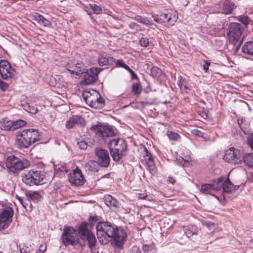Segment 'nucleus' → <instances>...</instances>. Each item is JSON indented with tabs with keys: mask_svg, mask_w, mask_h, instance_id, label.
Here are the masks:
<instances>
[{
	"mask_svg": "<svg viewBox=\"0 0 253 253\" xmlns=\"http://www.w3.org/2000/svg\"><path fill=\"white\" fill-rule=\"evenodd\" d=\"M95 229L97 238L102 245H106L111 242L113 247L121 248L127 237V233L123 227L108 221L98 222Z\"/></svg>",
	"mask_w": 253,
	"mask_h": 253,
	"instance_id": "obj_1",
	"label": "nucleus"
},
{
	"mask_svg": "<svg viewBox=\"0 0 253 253\" xmlns=\"http://www.w3.org/2000/svg\"><path fill=\"white\" fill-rule=\"evenodd\" d=\"M77 232L80 240L86 241L87 247L92 253H97L96 248L97 241L94 233L88 228V222L86 221L82 222L77 227Z\"/></svg>",
	"mask_w": 253,
	"mask_h": 253,
	"instance_id": "obj_2",
	"label": "nucleus"
},
{
	"mask_svg": "<svg viewBox=\"0 0 253 253\" xmlns=\"http://www.w3.org/2000/svg\"><path fill=\"white\" fill-rule=\"evenodd\" d=\"M226 31L229 43L236 46L237 50L239 49L243 41L242 36L244 27L239 23L231 22L229 24Z\"/></svg>",
	"mask_w": 253,
	"mask_h": 253,
	"instance_id": "obj_3",
	"label": "nucleus"
},
{
	"mask_svg": "<svg viewBox=\"0 0 253 253\" xmlns=\"http://www.w3.org/2000/svg\"><path fill=\"white\" fill-rule=\"evenodd\" d=\"M152 17L154 21L159 24H168L173 26L177 20L178 14L177 11L171 9H164L158 11L156 13H152Z\"/></svg>",
	"mask_w": 253,
	"mask_h": 253,
	"instance_id": "obj_4",
	"label": "nucleus"
},
{
	"mask_svg": "<svg viewBox=\"0 0 253 253\" xmlns=\"http://www.w3.org/2000/svg\"><path fill=\"white\" fill-rule=\"evenodd\" d=\"M74 234H77V228L75 229L74 227L70 226H65L63 228L61 240L63 245L67 246L69 245L72 246L80 245L81 247H84L85 244H82L79 238H76Z\"/></svg>",
	"mask_w": 253,
	"mask_h": 253,
	"instance_id": "obj_5",
	"label": "nucleus"
},
{
	"mask_svg": "<svg viewBox=\"0 0 253 253\" xmlns=\"http://www.w3.org/2000/svg\"><path fill=\"white\" fill-rule=\"evenodd\" d=\"M30 165V162L27 160H21L14 155L8 156L5 161L6 168L12 172L21 170Z\"/></svg>",
	"mask_w": 253,
	"mask_h": 253,
	"instance_id": "obj_6",
	"label": "nucleus"
},
{
	"mask_svg": "<svg viewBox=\"0 0 253 253\" xmlns=\"http://www.w3.org/2000/svg\"><path fill=\"white\" fill-rule=\"evenodd\" d=\"M90 129L96 135L101 137L103 139L115 135L112 127L108 123H102L98 121L96 124L91 126Z\"/></svg>",
	"mask_w": 253,
	"mask_h": 253,
	"instance_id": "obj_7",
	"label": "nucleus"
},
{
	"mask_svg": "<svg viewBox=\"0 0 253 253\" xmlns=\"http://www.w3.org/2000/svg\"><path fill=\"white\" fill-rule=\"evenodd\" d=\"M32 129H24L16 135L15 143L18 148H27L32 142Z\"/></svg>",
	"mask_w": 253,
	"mask_h": 253,
	"instance_id": "obj_8",
	"label": "nucleus"
},
{
	"mask_svg": "<svg viewBox=\"0 0 253 253\" xmlns=\"http://www.w3.org/2000/svg\"><path fill=\"white\" fill-rule=\"evenodd\" d=\"M242 158L241 150L231 147L225 151L223 159L230 164H239L242 161Z\"/></svg>",
	"mask_w": 253,
	"mask_h": 253,
	"instance_id": "obj_9",
	"label": "nucleus"
},
{
	"mask_svg": "<svg viewBox=\"0 0 253 253\" xmlns=\"http://www.w3.org/2000/svg\"><path fill=\"white\" fill-rule=\"evenodd\" d=\"M103 70V68L100 67H92L86 70L84 69V80L82 84L89 85L96 83L98 80L99 73Z\"/></svg>",
	"mask_w": 253,
	"mask_h": 253,
	"instance_id": "obj_10",
	"label": "nucleus"
},
{
	"mask_svg": "<svg viewBox=\"0 0 253 253\" xmlns=\"http://www.w3.org/2000/svg\"><path fill=\"white\" fill-rule=\"evenodd\" d=\"M68 180L71 185L75 186H80L83 185L85 179L81 169L79 167H76L72 172L68 174Z\"/></svg>",
	"mask_w": 253,
	"mask_h": 253,
	"instance_id": "obj_11",
	"label": "nucleus"
},
{
	"mask_svg": "<svg viewBox=\"0 0 253 253\" xmlns=\"http://www.w3.org/2000/svg\"><path fill=\"white\" fill-rule=\"evenodd\" d=\"M127 149V143L124 140L118 145L117 147L110 150V155L114 161L119 162L126 155Z\"/></svg>",
	"mask_w": 253,
	"mask_h": 253,
	"instance_id": "obj_12",
	"label": "nucleus"
},
{
	"mask_svg": "<svg viewBox=\"0 0 253 253\" xmlns=\"http://www.w3.org/2000/svg\"><path fill=\"white\" fill-rule=\"evenodd\" d=\"M15 72L14 69L11 67L7 60L0 61V75L3 79L7 80L13 78Z\"/></svg>",
	"mask_w": 253,
	"mask_h": 253,
	"instance_id": "obj_13",
	"label": "nucleus"
},
{
	"mask_svg": "<svg viewBox=\"0 0 253 253\" xmlns=\"http://www.w3.org/2000/svg\"><path fill=\"white\" fill-rule=\"evenodd\" d=\"M12 209L7 207L3 209L0 215V230L7 228L12 222Z\"/></svg>",
	"mask_w": 253,
	"mask_h": 253,
	"instance_id": "obj_14",
	"label": "nucleus"
},
{
	"mask_svg": "<svg viewBox=\"0 0 253 253\" xmlns=\"http://www.w3.org/2000/svg\"><path fill=\"white\" fill-rule=\"evenodd\" d=\"M96 156L97 157V163L100 167L107 168L110 164V158L108 152L101 148H96L95 150Z\"/></svg>",
	"mask_w": 253,
	"mask_h": 253,
	"instance_id": "obj_15",
	"label": "nucleus"
},
{
	"mask_svg": "<svg viewBox=\"0 0 253 253\" xmlns=\"http://www.w3.org/2000/svg\"><path fill=\"white\" fill-rule=\"evenodd\" d=\"M151 76L158 80L161 85H166L167 76L165 72L156 66L152 67L150 69Z\"/></svg>",
	"mask_w": 253,
	"mask_h": 253,
	"instance_id": "obj_16",
	"label": "nucleus"
},
{
	"mask_svg": "<svg viewBox=\"0 0 253 253\" xmlns=\"http://www.w3.org/2000/svg\"><path fill=\"white\" fill-rule=\"evenodd\" d=\"M84 126L85 121L84 119L80 115L73 116L66 121V127L67 129L73 128L75 126Z\"/></svg>",
	"mask_w": 253,
	"mask_h": 253,
	"instance_id": "obj_17",
	"label": "nucleus"
},
{
	"mask_svg": "<svg viewBox=\"0 0 253 253\" xmlns=\"http://www.w3.org/2000/svg\"><path fill=\"white\" fill-rule=\"evenodd\" d=\"M115 62V59L105 53L99 54L98 55V63L100 66H112Z\"/></svg>",
	"mask_w": 253,
	"mask_h": 253,
	"instance_id": "obj_18",
	"label": "nucleus"
},
{
	"mask_svg": "<svg viewBox=\"0 0 253 253\" xmlns=\"http://www.w3.org/2000/svg\"><path fill=\"white\" fill-rule=\"evenodd\" d=\"M45 174L44 172L33 169V184L36 185H42L45 183Z\"/></svg>",
	"mask_w": 253,
	"mask_h": 253,
	"instance_id": "obj_19",
	"label": "nucleus"
},
{
	"mask_svg": "<svg viewBox=\"0 0 253 253\" xmlns=\"http://www.w3.org/2000/svg\"><path fill=\"white\" fill-rule=\"evenodd\" d=\"M239 187V185H234L232 183L229 177H227V178L225 179L224 183L222 184L223 192L228 194H231L235 192Z\"/></svg>",
	"mask_w": 253,
	"mask_h": 253,
	"instance_id": "obj_20",
	"label": "nucleus"
},
{
	"mask_svg": "<svg viewBox=\"0 0 253 253\" xmlns=\"http://www.w3.org/2000/svg\"><path fill=\"white\" fill-rule=\"evenodd\" d=\"M33 20H35L39 25L43 27H50L51 22L42 14L36 12H33Z\"/></svg>",
	"mask_w": 253,
	"mask_h": 253,
	"instance_id": "obj_21",
	"label": "nucleus"
},
{
	"mask_svg": "<svg viewBox=\"0 0 253 253\" xmlns=\"http://www.w3.org/2000/svg\"><path fill=\"white\" fill-rule=\"evenodd\" d=\"M100 165L97 162L94 160H90L84 165V169L88 174L90 172H95L99 170Z\"/></svg>",
	"mask_w": 253,
	"mask_h": 253,
	"instance_id": "obj_22",
	"label": "nucleus"
},
{
	"mask_svg": "<svg viewBox=\"0 0 253 253\" xmlns=\"http://www.w3.org/2000/svg\"><path fill=\"white\" fill-rule=\"evenodd\" d=\"M236 7L235 3L231 0H225L222 3V10L225 14H230Z\"/></svg>",
	"mask_w": 253,
	"mask_h": 253,
	"instance_id": "obj_23",
	"label": "nucleus"
},
{
	"mask_svg": "<svg viewBox=\"0 0 253 253\" xmlns=\"http://www.w3.org/2000/svg\"><path fill=\"white\" fill-rule=\"evenodd\" d=\"M147 169L152 175L155 174L157 172L156 167L153 157H149L145 159Z\"/></svg>",
	"mask_w": 253,
	"mask_h": 253,
	"instance_id": "obj_24",
	"label": "nucleus"
},
{
	"mask_svg": "<svg viewBox=\"0 0 253 253\" xmlns=\"http://www.w3.org/2000/svg\"><path fill=\"white\" fill-rule=\"evenodd\" d=\"M242 51L245 54L253 56V40L245 42L242 47Z\"/></svg>",
	"mask_w": 253,
	"mask_h": 253,
	"instance_id": "obj_25",
	"label": "nucleus"
},
{
	"mask_svg": "<svg viewBox=\"0 0 253 253\" xmlns=\"http://www.w3.org/2000/svg\"><path fill=\"white\" fill-rule=\"evenodd\" d=\"M16 197L18 201L20 202V203L22 205L23 207L27 211H28V209H27V206L29 207L30 209V211L32 210V203L30 201V200L32 199V193H29L27 194V198L24 200H23L22 198L18 196L17 195L16 196Z\"/></svg>",
	"mask_w": 253,
	"mask_h": 253,
	"instance_id": "obj_26",
	"label": "nucleus"
},
{
	"mask_svg": "<svg viewBox=\"0 0 253 253\" xmlns=\"http://www.w3.org/2000/svg\"><path fill=\"white\" fill-rule=\"evenodd\" d=\"M131 18L146 26L155 25L153 22L149 20L147 17H143L139 15H136L134 17H131Z\"/></svg>",
	"mask_w": 253,
	"mask_h": 253,
	"instance_id": "obj_27",
	"label": "nucleus"
},
{
	"mask_svg": "<svg viewBox=\"0 0 253 253\" xmlns=\"http://www.w3.org/2000/svg\"><path fill=\"white\" fill-rule=\"evenodd\" d=\"M104 203L109 208L118 207L119 202L110 195L104 197Z\"/></svg>",
	"mask_w": 253,
	"mask_h": 253,
	"instance_id": "obj_28",
	"label": "nucleus"
},
{
	"mask_svg": "<svg viewBox=\"0 0 253 253\" xmlns=\"http://www.w3.org/2000/svg\"><path fill=\"white\" fill-rule=\"evenodd\" d=\"M142 250L144 253H156L157 252V249L154 243L143 244Z\"/></svg>",
	"mask_w": 253,
	"mask_h": 253,
	"instance_id": "obj_29",
	"label": "nucleus"
},
{
	"mask_svg": "<svg viewBox=\"0 0 253 253\" xmlns=\"http://www.w3.org/2000/svg\"><path fill=\"white\" fill-rule=\"evenodd\" d=\"M71 66L73 67V69H75L76 71V76L81 77L84 72V69L83 68L84 64L82 62H78L75 64H71Z\"/></svg>",
	"mask_w": 253,
	"mask_h": 253,
	"instance_id": "obj_30",
	"label": "nucleus"
},
{
	"mask_svg": "<svg viewBox=\"0 0 253 253\" xmlns=\"http://www.w3.org/2000/svg\"><path fill=\"white\" fill-rule=\"evenodd\" d=\"M250 168H253V152L245 154L242 156V160Z\"/></svg>",
	"mask_w": 253,
	"mask_h": 253,
	"instance_id": "obj_31",
	"label": "nucleus"
},
{
	"mask_svg": "<svg viewBox=\"0 0 253 253\" xmlns=\"http://www.w3.org/2000/svg\"><path fill=\"white\" fill-rule=\"evenodd\" d=\"M0 127L2 130L13 131L12 121L3 120L0 122Z\"/></svg>",
	"mask_w": 253,
	"mask_h": 253,
	"instance_id": "obj_32",
	"label": "nucleus"
},
{
	"mask_svg": "<svg viewBox=\"0 0 253 253\" xmlns=\"http://www.w3.org/2000/svg\"><path fill=\"white\" fill-rule=\"evenodd\" d=\"M22 179L25 184L31 186L32 184V173L31 170H25L22 175Z\"/></svg>",
	"mask_w": 253,
	"mask_h": 253,
	"instance_id": "obj_33",
	"label": "nucleus"
},
{
	"mask_svg": "<svg viewBox=\"0 0 253 253\" xmlns=\"http://www.w3.org/2000/svg\"><path fill=\"white\" fill-rule=\"evenodd\" d=\"M198 233L199 229L195 225L189 226L185 231V234L188 238H190L194 235H197Z\"/></svg>",
	"mask_w": 253,
	"mask_h": 253,
	"instance_id": "obj_34",
	"label": "nucleus"
},
{
	"mask_svg": "<svg viewBox=\"0 0 253 253\" xmlns=\"http://www.w3.org/2000/svg\"><path fill=\"white\" fill-rule=\"evenodd\" d=\"M212 191V184L211 183H206V184H203L201 185V188L200 189V192L204 194H210L211 195L213 196L211 193V192ZM215 197H216L218 199V197L214 196Z\"/></svg>",
	"mask_w": 253,
	"mask_h": 253,
	"instance_id": "obj_35",
	"label": "nucleus"
},
{
	"mask_svg": "<svg viewBox=\"0 0 253 253\" xmlns=\"http://www.w3.org/2000/svg\"><path fill=\"white\" fill-rule=\"evenodd\" d=\"M99 216L97 215L96 214L94 215H90L88 218V228L91 230V228H93L94 226L98 222L101 221L99 220Z\"/></svg>",
	"mask_w": 253,
	"mask_h": 253,
	"instance_id": "obj_36",
	"label": "nucleus"
},
{
	"mask_svg": "<svg viewBox=\"0 0 253 253\" xmlns=\"http://www.w3.org/2000/svg\"><path fill=\"white\" fill-rule=\"evenodd\" d=\"M124 139L118 138L116 139H111L108 142V147L110 151L111 149H114V148L117 147L120 142L121 143Z\"/></svg>",
	"mask_w": 253,
	"mask_h": 253,
	"instance_id": "obj_37",
	"label": "nucleus"
},
{
	"mask_svg": "<svg viewBox=\"0 0 253 253\" xmlns=\"http://www.w3.org/2000/svg\"><path fill=\"white\" fill-rule=\"evenodd\" d=\"M96 91V93L98 95V97H97L96 99H95V102L96 103L98 107H99V109L103 108L105 105V100L104 98L101 96L100 93L97 90H94Z\"/></svg>",
	"mask_w": 253,
	"mask_h": 253,
	"instance_id": "obj_38",
	"label": "nucleus"
},
{
	"mask_svg": "<svg viewBox=\"0 0 253 253\" xmlns=\"http://www.w3.org/2000/svg\"><path fill=\"white\" fill-rule=\"evenodd\" d=\"M142 86L139 83H134L131 86V92L134 95H139L142 91Z\"/></svg>",
	"mask_w": 253,
	"mask_h": 253,
	"instance_id": "obj_39",
	"label": "nucleus"
},
{
	"mask_svg": "<svg viewBox=\"0 0 253 253\" xmlns=\"http://www.w3.org/2000/svg\"><path fill=\"white\" fill-rule=\"evenodd\" d=\"M33 136H34V137H33V143H34L42 139L43 137V133L39 131L38 129L33 128Z\"/></svg>",
	"mask_w": 253,
	"mask_h": 253,
	"instance_id": "obj_40",
	"label": "nucleus"
},
{
	"mask_svg": "<svg viewBox=\"0 0 253 253\" xmlns=\"http://www.w3.org/2000/svg\"><path fill=\"white\" fill-rule=\"evenodd\" d=\"M177 161L182 166H187L189 165L190 162L191 161V158L189 156H185V158L179 157L178 158H176Z\"/></svg>",
	"mask_w": 253,
	"mask_h": 253,
	"instance_id": "obj_41",
	"label": "nucleus"
},
{
	"mask_svg": "<svg viewBox=\"0 0 253 253\" xmlns=\"http://www.w3.org/2000/svg\"><path fill=\"white\" fill-rule=\"evenodd\" d=\"M25 125L26 122L22 120H18L16 121H12L13 131L24 126Z\"/></svg>",
	"mask_w": 253,
	"mask_h": 253,
	"instance_id": "obj_42",
	"label": "nucleus"
},
{
	"mask_svg": "<svg viewBox=\"0 0 253 253\" xmlns=\"http://www.w3.org/2000/svg\"><path fill=\"white\" fill-rule=\"evenodd\" d=\"M238 20L242 23L245 27H247L250 23L249 17L247 15H240L238 16Z\"/></svg>",
	"mask_w": 253,
	"mask_h": 253,
	"instance_id": "obj_43",
	"label": "nucleus"
},
{
	"mask_svg": "<svg viewBox=\"0 0 253 253\" xmlns=\"http://www.w3.org/2000/svg\"><path fill=\"white\" fill-rule=\"evenodd\" d=\"M215 45L216 49L218 51L222 50L225 46L224 41L220 39H217L215 40Z\"/></svg>",
	"mask_w": 253,
	"mask_h": 253,
	"instance_id": "obj_44",
	"label": "nucleus"
},
{
	"mask_svg": "<svg viewBox=\"0 0 253 253\" xmlns=\"http://www.w3.org/2000/svg\"><path fill=\"white\" fill-rule=\"evenodd\" d=\"M167 135L168 138L172 140H177L180 137L178 133L172 131H168L167 132Z\"/></svg>",
	"mask_w": 253,
	"mask_h": 253,
	"instance_id": "obj_45",
	"label": "nucleus"
},
{
	"mask_svg": "<svg viewBox=\"0 0 253 253\" xmlns=\"http://www.w3.org/2000/svg\"><path fill=\"white\" fill-rule=\"evenodd\" d=\"M89 6L94 14H99L102 13V10L100 6L93 3L89 4Z\"/></svg>",
	"mask_w": 253,
	"mask_h": 253,
	"instance_id": "obj_46",
	"label": "nucleus"
},
{
	"mask_svg": "<svg viewBox=\"0 0 253 253\" xmlns=\"http://www.w3.org/2000/svg\"><path fill=\"white\" fill-rule=\"evenodd\" d=\"M177 84L180 90H183V85L187 84V81L185 78L180 75L178 77Z\"/></svg>",
	"mask_w": 253,
	"mask_h": 253,
	"instance_id": "obj_47",
	"label": "nucleus"
},
{
	"mask_svg": "<svg viewBox=\"0 0 253 253\" xmlns=\"http://www.w3.org/2000/svg\"><path fill=\"white\" fill-rule=\"evenodd\" d=\"M42 199V196L39 191H33V202H38Z\"/></svg>",
	"mask_w": 253,
	"mask_h": 253,
	"instance_id": "obj_48",
	"label": "nucleus"
},
{
	"mask_svg": "<svg viewBox=\"0 0 253 253\" xmlns=\"http://www.w3.org/2000/svg\"><path fill=\"white\" fill-rule=\"evenodd\" d=\"M115 67H121L125 69L128 67V65L126 64L122 59L115 60Z\"/></svg>",
	"mask_w": 253,
	"mask_h": 253,
	"instance_id": "obj_49",
	"label": "nucleus"
},
{
	"mask_svg": "<svg viewBox=\"0 0 253 253\" xmlns=\"http://www.w3.org/2000/svg\"><path fill=\"white\" fill-rule=\"evenodd\" d=\"M139 44L142 47H146L149 45V39L146 37H141L139 40Z\"/></svg>",
	"mask_w": 253,
	"mask_h": 253,
	"instance_id": "obj_50",
	"label": "nucleus"
},
{
	"mask_svg": "<svg viewBox=\"0 0 253 253\" xmlns=\"http://www.w3.org/2000/svg\"><path fill=\"white\" fill-rule=\"evenodd\" d=\"M205 225L211 231L214 230L216 227L214 222L210 221H206Z\"/></svg>",
	"mask_w": 253,
	"mask_h": 253,
	"instance_id": "obj_51",
	"label": "nucleus"
},
{
	"mask_svg": "<svg viewBox=\"0 0 253 253\" xmlns=\"http://www.w3.org/2000/svg\"><path fill=\"white\" fill-rule=\"evenodd\" d=\"M247 144L253 149V131L251 132L247 137Z\"/></svg>",
	"mask_w": 253,
	"mask_h": 253,
	"instance_id": "obj_52",
	"label": "nucleus"
},
{
	"mask_svg": "<svg viewBox=\"0 0 253 253\" xmlns=\"http://www.w3.org/2000/svg\"><path fill=\"white\" fill-rule=\"evenodd\" d=\"M126 70L129 73L131 80H139L137 74L128 66V67H126Z\"/></svg>",
	"mask_w": 253,
	"mask_h": 253,
	"instance_id": "obj_53",
	"label": "nucleus"
},
{
	"mask_svg": "<svg viewBox=\"0 0 253 253\" xmlns=\"http://www.w3.org/2000/svg\"><path fill=\"white\" fill-rule=\"evenodd\" d=\"M82 95L85 103H86L87 101H88V100L90 99V98L92 96L89 91H85L83 92Z\"/></svg>",
	"mask_w": 253,
	"mask_h": 253,
	"instance_id": "obj_54",
	"label": "nucleus"
},
{
	"mask_svg": "<svg viewBox=\"0 0 253 253\" xmlns=\"http://www.w3.org/2000/svg\"><path fill=\"white\" fill-rule=\"evenodd\" d=\"M86 104L88 105L89 107L91 108H92L93 109H99V107H98L96 103L95 102V100H93L92 99H90L87 101Z\"/></svg>",
	"mask_w": 253,
	"mask_h": 253,
	"instance_id": "obj_55",
	"label": "nucleus"
},
{
	"mask_svg": "<svg viewBox=\"0 0 253 253\" xmlns=\"http://www.w3.org/2000/svg\"><path fill=\"white\" fill-rule=\"evenodd\" d=\"M77 144L79 146V147L81 150H85L87 148L88 144L87 143L84 141V140H81L80 142H78L77 143Z\"/></svg>",
	"mask_w": 253,
	"mask_h": 253,
	"instance_id": "obj_56",
	"label": "nucleus"
},
{
	"mask_svg": "<svg viewBox=\"0 0 253 253\" xmlns=\"http://www.w3.org/2000/svg\"><path fill=\"white\" fill-rule=\"evenodd\" d=\"M128 253H141V251L138 246L135 245L129 250Z\"/></svg>",
	"mask_w": 253,
	"mask_h": 253,
	"instance_id": "obj_57",
	"label": "nucleus"
},
{
	"mask_svg": "<svg viewBox=\"0 0 253 253\" xmlns=\"http://www.w3.org/2000/svg\"><path fill=\"white\" fill-rule=\"evenodd\" d=\"M140 26L136 23L131 22L128 25L129 29L135 31H137L139 28Z\"/></svg>",
	"mask_w": 253,
	"mask_h": 253,
	"instance_id": "obj_58",
	"label": "nucleus"
},
{
	"mask_svg": "<svg viewBox=\"0 0 253 253\" xmlns=\"http://www.w3.org/2000/svg\"><path fill=\"white\" fill-rule=\"evenodd\" d=\"M46 250V244L41 245L37 250L35 253H44Z\"/></svg>",
	"mask_w": 253,
	"mask_h": 253,
	"instance_id": "obj_59",
	"label": "nucleus"
},
{
	"mask_svg": "<svg viewBox=\"0 0 253 253\" xmlns=\"http://www.w3.org/2000/svg\"><path fill=\"white\" fill-rule=\"evenodd\" d=\"M191 133L195 136L203 137V132L197 129H194L191 130Z\"/></svg>",
	"mask_w": 253,
	"mask_h": 253,
	"instance_id": "obj_60",
	"label": "nucleus"
},
{
	"mask_svg": "<svg viewBox=\"0 0 253 253\" xmlns=\"http://www.w3.org/2000/svg\"><path fill=\"white\" fill-rule=\"evenodd\" d=\"M8 87V84L7 83L0 80V90H1L2 91H5L7 89Z\"/></svg>",
	"mask_w": 253,
	"mask_h": 253,
	"instance_id": "obj_61",
	"label": "nucleus"
},
{
	"mask_svg": "<svg viewBox=\"0 0 253 253\" xmlns=\"http://www.w3.org/2000/svg\"><path fill=\"white\" fill-rule=\"evenodd\" d=\"M224 180H225L224 177L221 176L219 177H218L216 180H214L213 182L215 183L216 184L220 185L221 186H222V184L224 183Z\"/></svg>",
	"mask_w": 253,
	"mask_h": 253,
	"instance_id": "obj_62",
	"label": "nucleus"
},
{
	"mask_svg": "<svg viewBox=\"0 0 253 253\" xmlns=\"http://www.w3.org/2000/svg\"><path fill=\"white\" fill-rule=\"evenodd\" d=\"M67 70L68 71L71 75H76V71L75 69H73V67L71 66V63H68L67 66Z\"/></svg>",
	"mask_w": 253,
	"mask_h": 253,
	"instance_id": "obj_63",
	"label": "nucleus"
},
{
	"mask_svg": "<svg viewBox=\"0 0 253 253\" xmlns=\"http://www.w3.org/2000/svg\"><path fill=\"white\" fill-rule=\"evenodd\" d=\"M211 65V62L208 60H205L204 61V64L203 65V70L207 72L209 68V66Z\"/></svg>",
	"mask_w": 253,
	"mask_h": 253,
	"instance_id": "obj_64",
	"label": "nucleus"
}]
</instances>
